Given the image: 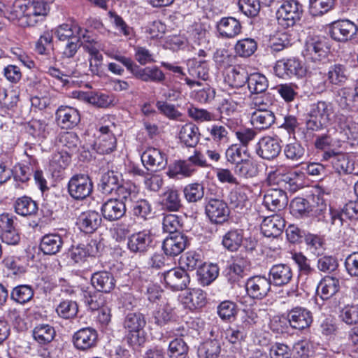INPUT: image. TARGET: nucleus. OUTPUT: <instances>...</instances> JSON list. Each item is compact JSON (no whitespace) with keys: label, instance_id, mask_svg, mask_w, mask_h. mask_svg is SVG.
<instances>
[{"label":"nucleus","instance_id":"obj_15","mask_svg":"<svg viewBox=\"0 0 358 358\" xmlns=\"http://www.w3.org/2000/svg\"><path fill=\"white\" fill-rule=\"evenodd\" d=\"M128 71L144 82L162 83L165 80L164 73L157 66L141 68L133 61Z\"/></svg>","mask_w":358,"mask_h":358},{"label":"nucleus","instance_id":"obj_7","mask_svg":"<svg viewBox=\"0 0 358 358\" xmlns=\"http://www.w3.org/2000/svg\"><path fill=\"white\" fill-rule=\"evenodd\" d=\"M92 189V182L90 178L85 174L73 176L68 184L69 194L77 200H83L90 196Z\"/></svg>","mask_w":358,"mask_h":358},{"label":"nucleus","instance_id":"obj_43","mask_svg":"<svg viewBox=\"0 0 358 358\" xmlns=\"http://www.w3.org/2000/svg\"><path fill=\"white\" fill-rule=\"evenodd\" d=\"M98 247L96 241H91L87 245H80L73 248L71 252V259L76 262H83L89 256H96Z\"/></svg>","mask_w":358,"mask_h":358},{"label":"nucleus","instance_id":"obj_24","mask_svg":"<svg viewBox=\"0 0 358 358\" xmlns=\"http://www.w3.org/2000/svg\"><path fill=\"white\" fill-rule=\"evenodd\" d=\"M188 71L192 79L186 77L185 80L190 87H193L195 85H201V82L196 80V78L201 79L202 80H206L208 78L209 68L206 61L193 62Z\"/></svg>","mask_w":358,"mask_h":358},{"label":"nucleus","instance_id":"obj_64","mask_svg":"<svg viewBox=\"0 0 358 358\" xmlns=\"http://www.w3.org/2000/svg\"><path fill=\"white\" fill-rule=\"evenodd\" d=\"M339 318L346 324L358 323V305H346L340 310Z\"/></svg>","mask_w":358,"mask_h":358},{"label":"nucleus","instance_id":"obj_56","mask_svg":"<svg viewBox=\"0 0 358 358\" xmlns=\"http://www.w3.org/2000/svg\"><path fill=\"white\" fill-rule=\"evenodd\" d=\"M234 171L236 175L241 178H250L257 174V168L252 160L246 159L240 163H237Z\"/></svg>","mask_w":358,"mask_h":358},{"label":"nucleus","instance_id":"obj_10","mask_svg":"<svg viewBox=\"0 0 358 358\" xmlns=\"http://www.w3.org/2000/svg\"><path fill=\"white\" fill-rule=\"evenodd\" d=\"M206 214L210 222L214 224H223L228 220L229 208L223 200L210 199L206 205Z\"/></svg>","mask_w":358,"mask_h":358},{"label":"nucleus","instance_id":"obj_29","mask_svg":"<svg viewBox=\"0 0 358 358\" xmlns=\"http://www.w3.org/2000/svg\"><path fill=\"white\" fill-rule=\"evenodd\" d=\"M287 317L291 327L296 329L308 327L313 321L311 313L301 308L292 309Z\"/></svg>","mask_w":358,"mask_h":358},{"label":"nucleus","instance_id":"obj_41","mask_svg":"<svg viewBox=\"0 0 358 358\" xmlns=\"http://www.w3.org/2000/svg\"><path fill=\"white\" fill-rule=\"evenodd\" d=\"M338 290V280L334 278L326 277L317 285L316 294L319 295L322 299L325 300L335 294Z\"/></svg>","mask_w":358,"mask_h":358},{"label":"nucleus","instance_id":"obj_44","mask_svg":"<svg viewBox=\"0 0 358 358\" xmlns=\"http://www.w3.org/2000/svg\"><path fill=\"white\" fill-rule=\"evenodd\" d=\"M196 171L187 160H178L169 166L167 175L170 178L189 177Z\"/></svg>","mask_w":358,"mask_h":358},{"label":"nucleus","instance_id":"obj_5","mask_svg":"<svg viewBox=\"0 0 358 358\" xmlns=\"http://www.w3.org/2000/svg\"><path fill=\"white\" fill-rule=\"evenodd\" d=\"M301 13V6L297 1H285L277 10L278 23L284 29L293 27L300 20Z\"/></svg>","mask_w":358,"mask_h":358},{"label":"nucleus","instance_id":"obj_55","mask_svg":"<svg viewBox=\"0 0 358 358\" xmlns=\"http://www.w3.org/2000/svg\"><path fill=\"white\" fill-rule=\"evenodd\" d=\"M228 127L231 128L229 126ZM208 131L212 140L217 145L225 144L229 141V132L225 125L214 124L208 128Z\"/></svg>","mask_w":358,"mask_h":358},{"label":"nucleus","instance_id":"obj_27","mask_svg":"<svg viewBox=\"0 0 358 358\" xmlns=\"http://www.w3.org/2000/svg\"><path fill=\"white\" fill-rule=\"evenodd\" d=\"M269 280L275 286H283L292 279L293 273L289 266L285 264L273 265L269 271Z\"/></svg>","mask_w":358,"mask_h":358},{"label":"nucleus","instance_id":"obj_38","mask_svg":"<svg viewBox=\"0 0 358 358\" xmlns=\"http://www.w3.org/2000/svg\"><path fill=\"white\" fill-rule=\"evenodd\" d=\"M63 245L62 237L57 234H49L43 236L40 248L45 255H55L59 252Z\"/></svg>","mask_w":358,"mask_h":358},{"label":"nucleus","instance_id":"obj_40","mask_svg":"<svg viewBox=\"0 0 358 358\" xmlns=\"http://www.w3.org/2000/svg\"><path fill=\"white\" fill-rule=\"evenodd\" d=\"M250 188L247 186H238L234 188L229 195V203L232 208L243 209L248 203Z\"/></svg>","mask_w":358,"mask_h":358},{"label":"nucleus","instance_id":"obj_35","mask_svg":"<svg viewBox=\"0 0 358 358\" xmlns=\"http://www.w3.org/2000/svg\"><path fill=\"white\" fill-rule=\"evenodd\" d=\"M160 203L169 211H178L182 206L179 192L174 188H167L160 196Z\"/></svg>","mask_w":358,"mask_h":358},{"label":"nucleus","instance_id":"obj_19","mask_svg":"<svg viewBox=\"0 0 358 358\" xmlns=\"http://www.w3.org/2000/svg\"><path fill=\"white\" fill-rule=\"evenodd\" d=\"M187 238L180 232L169 235L163 241L162 249L166 255L175 257L180 255L187 247Z\"/></svg>","mask_w":358,"mask_h":358},{"label":"nucleus","instance_id":"obj_59","mask_svg":"<svg viewBox=\"0 0 358 358\" xmlns=\"http://www.w3.org/2000/svg\"><path fill=\"white\" fill-rule=\"evenodd\" d=\"M337 122L347 138H354L358 134V124L353 121L352 117L341 115L337 117Z\"/></svg>","mask_w":358,"mask_h":358},{"label":"nucleus","instance_id":"obj_34","mask_svg":"<svg viewBox=\"0 0 358 358\" xmlns=\"http://www.w3.org/2000/svg\"><path fill=\"white\" fill-rule=\"evenodd\" d=\"M129 207L132 215L139 220H146L153 217L152 205L147 199L138 197Z\"/></svg>","mask_w":358,"mask_h":358},{"label":"nucleus","instance_id":"obj_57","mask_svg":"<svg viewBox=\"0 0 358 358\" xmlns=\"http://www.w3.org/2000/svg\"><path fill=\"white\" fill-rule=\"evenodd\" d=\"M248 75L245 69L237 66L234 67L227 74L229 85L234 87H241L248 83Z\"/></svg>","mask_w":358,"mask_h":358},{"label":"nucleus","instance_id":"obj_51","mask_svg":"<svg viewBox=\"0 0 358 358\" xmlns=\"http://www.w3.org/2000/svg\"><path fill=\"white\" fill-rule=\"evenodd\" d=\"M222 245L228 250L234 252L238 250L243 243V233L241 230H230L222 238Z\"/></svg>","mask_w":358,"mask_h":358},{"label":"nucleus","instance_id":"obj_49","mask_svg":"<svg viewBox=\"0 0 358 358\" xmlns=\"http://www.w3.org/2000/svg\"><path fill=\"white\" fill-rule=\"evenodd\" d=\"M180 268L184 271H192L199 268L203 264V259L200 253L195 251H189L182 255L180 258Z\"/></svg>","mask_w":358,"mask_h":358},{"label":"nucleus","instance_id":"obj_13","mask_svg":"<svg viewBox=\"0 0 358 358\" xmlns=\"http://www.w3.org/2000/svg\"><path fill=\"white\" fill-rule=\"evenodd\" d=\"M287 203V194L281 189H270L264 196L263 206L272 212H279L283 210Z\"/></svg>","mask_w":358,"mask_h":358},{"label":"nucleus","instance_id":"obj_2","mask_svg":"<svg viewBox=\"0 0 358 358\" xmlns=\"http://www.w3.org/2000/svg\"><path fill=\"white\" fill-rule=\"evenodd\" d=\"M50 11L44 0H15L9 18L17 20L21 27H33L43 20Z\"/></svg>","mask_w":358,"mask_h":358},{"label":"nucleus","instance_id":"obj_33","mask_svg":"<svg viewBox=\"0 0 358 358\" xmlns=\"http://www.w3.org/2000/svg\"><path fill=\"white\" fill-rule=\"evenodd\" d=\"M152 243L150 232L140 231L132 234L128 240L127 246L131 252H144Z\"/></svg>","mask_w":358,"mask_h":358},{"label":"nucleus","instance_id":"obj_47","mask_svg":"<svg viewBox=\"0 0 358 358\" xmlns=\"http://www.w3.org/2000/svg\"><path fill=\"white\" fill-rule=\"evenodd\" d=\"M292 214L296 218H306L312 212V206L305 199L298 197L293 199L290 203Z\"/></svg>","mask_w":358,"mask_h":358},{"label":"nucleus","instance_id":"obj_30","mask_svg":"<svg viewBox=\"0 0 358 358\" xmlns=\"http://www.w3.org/2000/svg\"><path fill=\"white\" fill-rule=\"evenodd\" d=\"M181 302L189 309H196L205 306L206 294L201 289H192L180 296Z\"/></svg>","mask_w":358,"mask_h":358},{"label":"nucleus","instance_id":"obj_63","mask_svg":"<svg viewBox=\"0 0 358 358\" xmlns=\"http://www.w3.org/2000/svg\"><path fill=\"white\" fill-rule=\"evenodd\" d=\"M59 142L62 146V149L68 150L71 155L77 150L80 143L77 134L72 131L64 132L59 136Z\"/></svg>","mask_w":358,"mask_h":358},{"label":"nucleus","instance_id":"obj_48","mask_svg":"<svg viewBox=\"0 0 358 358\" xmlns=\"http://www.w3.org/2000/svg\"><path fill=\"white\" fill-rule=\"evenodd\" d=\"M248 86L252 94H262L267 90L268 81L264 75L254 73L248 76Z\"/></svg>","mask_w":358,"mask_h":358},{"label":"nucleus","instance_id":"obj_16","mask_svg":"<svg viewBox=\"0 0 358 358\" xmlns=\"http://www.w3.org/2000/svg\"><path fill=\"white\" fill-rule=\"evenodd\" d=\"M281 146L277 139L271 136L262 137L256 145V153L262 159L271 160L278 156Z\"/></svg>","mask_w":358,"mask_h":358},{"label":"nucleus","instance_id":"obj_52","mask_svg":"<svg viewBox=\"0 0 358 358\" xmlns=\"http://www.w3.org/2000/svg\"><path fill=\"white\" fill-rule=\"evenodd\" d=\"M55 331L49 324H39L33 330L34 339L40 344H47L52 341L55 337Z\"/></svg>","mask_w":358,"mask_h":358},{"label":"nucleus","instance_id":"obj_45","mask_svg":"<svg viewBox=\"0 0 358 358\" xmlns=\"http://www.w3.org/2000/svg\"><path fill=\"white\" fill-rule=\"evenodd\" d=\"M218 273L217 265L203 263L197 269L198 280L203 286L208 285L217 278Z\"/></svg>","mask_w":358,"mask_h":358},{"label":"nucleus","instance_id":"obj_61","mask_svg":"<svg viewBox=\"0 0 358 358\" xmlns=\"http://www.w3.org/2000/svg\"><path fill=\"white\" fill-rule=\"evenodd\" d=\"M248 266V261L246 258L236 256L232 264L229 268V274L234 281H238L243 276L244 270Z\"/></svg>","mask_w":358,"mask_h":358},{"label":"nucleus","instance_id":"obj_32","mask_svg":"<svg viewBox=\"0 0 358 358\" xmlns=\"http://www.w3.org/2000/svg\"><path fill=\"white\" fill-rule=\"evenodd\" d=\"M71 158V153L64 149L53 153L49 164V170L52 173V175L59 176L69 165Z\"/></svg>","mask_w":358,"mask_h":358},{"label":"nucleus","instance_id":"obj_60","mask_svg":"<svg viewBox=\"0 0 358 358\" xmlns=\"http://www.w3.org/2000/svg\"><path fill=\"white\" fill-rule=\"evenodd\" d=\"M11 299L19 303H25L29 301L34 296V290L31 287L27 285H21L14 287L11 292Z\"/></svg>","mask_w":358,"mask_h":358},{"label":"nucleus","instance_id":"obj_31","mask_svg":"<svg viewBox=\"0 0 358 358\" xmlns=\"http://www.w3.org/2000/svg\"><path fill=\"white\" fill-rule=\"evenodd\" d=\"M91 281L92 285L99 292L108 293L115 286V280L113 274L107 271L94 273Z\"/></svg>","mask_w":358,"mask_h":358},{"label":"nucleus","instance_id":"obj_37","mask_svg":"<svg viewBox=\"0 0 358 358\" xmlns=\"http://www.w3.org/2000/svg\"><path fill=\"white\" fill-rule=\"evenodd\" d=\"M120 175L113 171L104 173L99 183L100 190L105 194H111L113 191L117 192L120 185Z\"/></svg>","mask_w":358,"mask_h":358},{"label":"nucleus","instance_id":"obj_25","mask_svg":"<svg viewBox=\"0 0 358 358\" xmlns=\"http://www.w3.org/2000/svg\"><path fill=\"white\" fill-rule=\"evenodd\" d=\"M240 22L233 17H222L217 24V29L223 38H233L241 31Z\"/></svg>","mask_w":358,"mask_h":358},{"label":"nucleus","instance_id":"obj_6","mask_svg":"<svg viewBox=\"0 0 358 358\" xmlns=\"http://www.w3.org/2000/svg\"><path fill=\"white\" fill-rule=\"evenodd\" d=\"M274 71L275 75L281 78L292 76L303 78L307 74L306 68L295 58L278 60L274 66Z\"/></svg>","mask_w":358,"mask_h":358},{"label":"nucleus","instance_id":"obj_9","mask_svg":"<svg viewBox=\"0 0 358 358\" xmlns=\"http://www.w3.org/2000/svg\"><path fill=\"white\" fill-rule=\"evenodd\" d=\"M329 52V47L322 44L320 41H315V71H318V73L315 72V76L318 74L316 80H318L317 92H322L326 87V73L321 71L322 68L319 66L320 64L325 65L329 62L328 54Z\"/></svg>","mask_w":358,"mask_h":358},{"label":"nucleus","instance_id":"obj_50","mask_svg":"<svg viewBox=\"0 0 358 358\" xmlns=\"http://www.w3.org/2000/svg\"><path fill=\"white\" fill-rule=\"evenodd\" d=\"M221 345L217 340H210L203 343L198 349L199 358H218Z\"/></svg>","mask_w":358,"mask_h":358},{"label":"nucleus","instance_id":"obj_14","mask_svg":"<svg viewBox=\"0 0 358 358\" xmlns=\"http://www.w3.org/2000/svg\"><path fill=\"white\" fill-rule=\"evenodd\" d=\"M55 116L57 125L65 129L75 127L80 120L78 110L68 106H59L56 110Z\"/></svg>","mask_w":358,"mask_h":358},{"label":"nucleus","instance_id":"obj_4","mask_svg":"<svg viewBox=\"0 0 358 358\" xmlns=\"http://www.w3.org/2000/svg\"><path fill=\"white\" fill-rule=\"evenodd\" d=\"M113 117L106 115L101 119V125L99 127V134L96 137L94 148L99 154L106 155L112 152L116 148V138L113 129L115 124Z\"/></svg>","mask_w":358,"mask_h":358},{"label":"nucleus","instance_id":"obj_46","mask_svg":"<svg viewBox=\"0 0 358 358\" xmlns=\"http://www.w3.org/2000/svg\"><path fill=\"white\" fill-rule=\"evenodd\" d=\"M116 193L122 200L124 201V203L126 205L130 206V203L139 197V188L134 183L126 182L120 184Z\"/></svg>","mask_w":358,"mask_h":358},{"label":"nucleus","instance_id":"obj_26","mask_svg":"<svg viewBox=\"0 0 358 358\" xmlns=\"http://www.w3.org/2000/svg\"><path fill=\"white\" fill-rule=\"evenodd\" d=\"M334 117L333 107L330 103L317 102L315 108V126L317 128L326 127L331 124Z\"/></svg>","mask_w":358,"mask_h":358},{"label":"nucleus","instance_id":"obj_58","mask_svg":"<svg viewBox=\"0 0 358 358\" xmlns=\"http://www.w3.org/2000/svg\"><path fill=\"white\" fill-rule=\"evenodd\" d=\"M188 350L185 341L181 338H176L170 342L168 354L170 358H185Z\"/></svg>","mask_w":358,"mask_h":358},{"label":"nucleus","instance_id":"obj_1","mask_svg":"<svg viewBox=\"0 0 358 358\" xmlns=\"http://www.w3.org/2000/svg\"><path fill=\"white\" fill-rule=\"evenodd\" d=\"M331 188L329 178H324L315 184V218L318 221L330 222L331 225L336 228L343 224V216L354 219L358 216V203L350 201L346 203L342 210L327 209Z\"/></svg>","mask_w":358,"mask_h":358},{"label":"nucleus","instance_id":"obj_11","mask_svg":"<svg viewBox=\"0 0 358 358\" xmlns=\"http://www.w3.org/2000/svg\"><path fill=\"white\" fill-rule=\"evenodd\" d=\"M357 25L348 20H337L329 25V33L332 38L338 41H346L357 32Z\"/></svg>","mask_w":358,"mask_h":358},{"label":"nucleus","instance_id":"obj_12","mask_svg":"<svg viewBox=\"0 0 358 358\" xmlns=\"http://www.w3.org/2000/svg\"><path fill=\"white\" fill-rule=\"evenodd\" d=\"M141 161L147 169L159 171L167 165V155L159 149L147 148L141 155Z\"/></svg>","mask_w":358,"mask_h":358},{"label":"nucleus","instance_id":"obj_18","mask_svg":"<svg viewBox=\"0 0 358 358\" xmlns=\"http://www.w3.org/2000/svg\"><path fill=\"white\" fill-rule=\"evenodd\" d=\"M87 30L82 28L78 23H64L55 29V35L60 42L73 39H85Z\"/></svg>","mask_w":358,"mask_h":358},{"label":"nucleus","instance_id":"obj_20","mask_svg":"<svg viewBox=\"0 0 358 358\" xmlns=\"http://www.w3.org/2000/svg\"><path fill=\"white\" fill-rule=\"evenodd\" d=\"M285 220L280 214L266 217L261 224L262 234L266 237H277L283 231Z\"/></svg>","mask_w":358,"mask_h":358},{"label":"nucleus","instance_id":"obj_8","mask_svg":"<svg viewBox=\"0 0 358 358\" xmlns=\"http://www.w3.org/2000/svg\"><path fill=\"white\" fill-rule=\"evenodd\" d=\"M271 281L265 276L250 277L245 283L246 292L250 298L261 300L268 295L271 290Z\"/></svg>","mask_w":358,"mask_h":358},{"label":"nucleus","instance_id":"obj_39","mask_svg":"<svg viewBox=\"0 0 358 358\" xmlns=\"http://www.w3.org/2000/svg\"><path fill=\"white\" fill-rule=\"evenodd\" d=\"M178 135L180 141L188 147H194L199 141V129L193 123L183 125Z\"/></svg>","mask_w":358,"mask_h":358},{"label":"nucleus","instance_id":"obj_42","mask_svg":"<svg viewBox=\"0 0 358 358\" xmlns=\"http://www.w3.org/2000/svg\"><path fill=\"white\" fill-rule=\"evenodd\" d=\"M14 208L16 213L24 217L34 215L38 211L36 201L27 196L18 198L15 202Z\"/></svg>","mask_w":358,"mask_h":358},{"label":"nucleus","instance_id":"obj_22","mask_svg":"<svg viewBox=\"0 0 358 358\" xmlns=\"http://www.w3.org/2000/svg\"><path fill=\"white\" fill-rule=\"evenodd\" d=\"M97 337L95 329L90 327L82 328L74 334L73 343L79 350H88L96 345Z\"/></svg>","mask_w":358,"mask_h":358},{"label":"nucleus","instance_id":"obj_28","mask_svg":"<svg viewBox=\"0 0 358 358\" xmlns=\"http://www.w3.org/2000/svg\"><path fill=\"white\" fill-rule=\"evenodd\" d=\"M101 223L100 215L97 212L92 210L82 213L76 222L79 229L86 234L93 233L98 229Z\"/></svg>","mask_w":358,"mask_h":358},{"label":"nucleus","instance_id":"obj_36","mask_svg":"<svg viewBox=\"0 0 358 358\" xmlns=\"http://www.w3.org/2000/svg\"><path fill=\"white\" fill-rule=\"evenodd\" d=\"M324 158L331 159L332 164L338 172L351 173L353 171V162L345 154L327 152L324 154Z\"/></svg>","mask_w":358,"mask_h":358},{"label":"nucleus","instance_id":"obj_17","mask_svg":"<svg viewBox=\"0 0 358 358\" xmlns=\"http://www.w3.org/2000/svg\"><path fill=\"white\" fill-rule=\"evenodd\" d=\"M166 285L173 290H182L190 282L189 275L182 268H174L164 273Z\"/></svg>","mask_w":358,"mask_h":358},{"label":"nucleus","instance_id":"obj_3","mask_svg":"<svg viewBox=\"0 0 358 358\" xmlns=\"http://www.w3.org/2000/svg\"><path fill=\"white\" fill-rule=\"evenodd\" d=\"M146 325L145 316L141 313H129L124 320V328L127 331L126 340L129 345L135 348L145 341L144 328Z\"/></svg>","mask_w":358,"mask_h":358},{"label":"nucleus","instance_id":"obj_62","mask_svg":"<svg viewBox=\"0 0 358 358\" xmlns=\"http://www.w3.org/2000/svg\"><path fill=\"white\" fill-rule=\"evenodd\" d=\"M56 311L59 317L64 319H71L77 315L78 306L76 301L64 300L57 306Z\"/></svg>","mask_w":358,"mask_h":358},{"label":"nucleus","instance_id":"obj_23","mask_svg":"<svg viewBox=\"0 0 358 358\" xmlns=\"http://www.w3.org/2000/svg\"><path fill=\"white\" fill-rule=\"evenodd\" d=\"M101 213L107 220H117L125 214L126 203L117 199H108L102 205Z\"/></svg>","mask_w":358,"mask_h":358},{"label":"nucleus","instance_id":"obj_53","mask_svg":"<svg viewBox=\"0 0 358 358\" xmlns=\"http://www.w3.org/2000/svg\"><path fill=\"white\" fill-rule=\"evenodd\" d=\"M257 43L251 38L238 40L234 47L236 53L242 57H248L257 50Z\"/></svg>","mask_w":358,"mask_h":358},{"label":"nucleus","instance_id":"obj_21","mask_svg":"<svg viewBox=\"0 0 358 358\" xmlns=\"http://www.w3.org/2000/svg\"><path fill=\"white\" fill-rule=\"evenodd\" d=\"M250 122L254 129L262 131L269 129L275 122V116L271 110L248 111Z\"/></svg>","mask_w":358,"mask_h":358},{"label":"nucleus","instance_id":"obj_54","mask_svg":"<svg viewBox=\"0 0 358 358\" xmlns=\"http://www.w3.org/2000/svg\"><path fill=\"white\" fill-rule=\"evenodd\" d=\"M272 98L268 94H254L250 98V103L249 104V110H270L272 106Z\"/></svg>","mask_w":358,"mask_h":358}]
</instances>
